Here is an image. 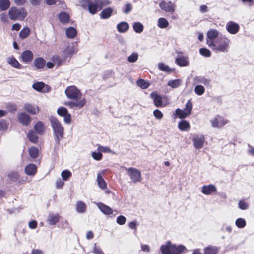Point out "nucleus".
I'll list each match as a JSON object with an SVG mask.
<instances>
[{
  "instance_id": "nucleus-33",
  "label": "nucleus",
  "mask_w": 254,
  "mask_h": 254,
  "mask_svg": "<svg viewBox=\"0 0 254 254\" xmlns=\"http://www.w3.org/2000/svg\"><path fill=\"white\" fill-rule=\"evenodd\" d=\"M181 80L179 79L170 80L168 82L167 85L171 88H176L180 86Z\"/></svg>"
},
{
  "instance_id": "nucleus-17",
  "label": "nucleus",
  "mask_w": 254,
  "mask_h": 254,
  "mask_svg": "<svg viewBox=\"0 0 254 254\" xmlns=\"http://www.w3.org/2000/svg\"><path fill=\"white\" fill-rule=\"evenodd\" d=\"M226 26L228 31L232 34L237 33L239 29V25L232 21L228 22Z\"/></svg>"
},
{
  "instance_id": "nucleus-55",
  "label": "nucleus",
  "mask_w": 254,
  "mask_h": 254,
  "mask_svg": "<svg viewBox=\"0 0 254 254\" xmlns=\"http://www.w3.org/2000/svg\"><path fill=\"white\" fill-rule=\"evenodd\" d=\"M98 151L104 153H111L112 151L111 149L107 146H103L101 145H99L98 147Z\"/></svg>"
},
{
  "instance_id": "nucleus-21",
  "label": "nucleus",
  "mask_w": 254,
  "mask_h": 254,
  "mask_svg": "<svg viewBox=\"0 0 254 254\" xmlns=\"http://www.w3.org/2000/svg\"><path fill=\"white\" fill-rule=\"evenodd\" d=\"M219 32L217 30L214 29L209 30L207 33L206 43L207 44V41L209 40L214 42L213 40L217 38Z\"/></svg>"
},
{
  "instance_id": "nucleus-41",
  "label": "nucleus",
  "mask_w": 254,
  "mask_h": 254,
  "mask_svg": "<svg viewBox=\"0 0 254 254\" xmlns=\"http://www.w3.org/2000/svg\"><path fill=\"white\" fill-rule=\"evenodd\" d=\"M60 21L62 23H67L69 19V15L65 12H62L59 15Z\"/></svg>"
},
{
  "instance_id": "nucleus-24",
  "label": "nucleus",
  "mask_w": 254,
  "mask_h": 254,
  "mask_svg": "<svg viewBox=\"0 0 254 254\" xmlns=\"http://www.w3.org/2000/svg\"><path fill=\"white\" fill-rule=\"evenodd\" d=\"M150 97L153 100L154 104L156 107L162 106V97L160 95L156 93H152Z\"/></svg>"
},
{
  "instance_id": "nucleus-31",
  "label": "nucleus",
  "mask_w": 254,
  "mask_h": 254,
  "mask_svg": "<svg viewBox=\"0 0 254 254\" xmlns=\"http://www.w3.org/2000/svg\"><path fill=\"white\" fill-rule=\"evenodd\" d=\"M30 33V28L28 27H25L20 31L19 36L20 38L24 39L28 37Z\"/></svg>"
},
{
  "instance_id": "nucleus-62",
  "label": "nucleus",
  "mask_w": 254,
  "mask_h": 254,
  "mask_svg": "<svg viewBox=\"0 0 254 254\" xmlns=\"http://www.w3.org/2000/svg\"><path fill=\"white\" fill-rule=\"evenodd\" d=\"M141 248L143 252H149L150 251V247L148 245L141 244Z\"/></svg>"
},
{
  "instance_id": "nucleus-51",
  "label": "nucleus",
  "mask_w": 254,
  "mask_h": 254,
  "mask_svg": "<svg viewBox=\"0 0 254 254\" xmlns=\"http://www.w3.org/2000/svg\"><path fill=\"white\" fill-rule=\"evenodd\" d=\"M57 113L61 116H64L68 113L67 109L64 107L59 108L57 110Z\"/></svg>"
},
{
  "instance_id": "nucleus-48",
  "label": "nucleus",
  "mask_w": 254,
  "mask_h": 254,
  "mask_svg": "<svg viewBox=\"0 0 254 254\" xmlns=\"http://www.w3.org/2000/svg\"><path fill=\"white\" fill-rule=\"evenodd\" d=\"M194 91L196 94L198 95H201L204 93L205 89L204 87L202 85H197L195 87Z\"/></svg>"
},
{
  "instance_id": "nucleus-6",
  "label": "nucleus",
  "mask_w": 254,
  "mask_h": 254,
  "mask_svg": "<svg viewBox=\"0 0 254 254\" xmlns=\"http://www.w3.org/2000/svg\"><path fill=\"white\" fill-rule=\"evenodd\" d=\"M126 171L133 182L137 183L141 181L142 176L140 170L135 168L130 167L126 169Z\"/></svg>"
},
{
  "instance_id": "nucleus-27",
  "label": "nucleus",
  "mask_w": 254,
  "mask_h": 254,
  "mask_svg": "<svg viewBox=\"0 0 254 254\" xmlns=\"http://www.w3.org/2000/svg\"><path fill=\"white\" fill-rule=\"evenodd\" d=\"M59 219V214L52 213L48 216L47 221L50 225H54L58 222Z\"/></svg>"
},
{
  "instance_id": "nucleus-60",
  "label": "nucleus",
  "mask_w": 254,
  "mask_h": 254,
  "mask_svg": "<svg viewBox=\"0 0 254 254\" xmlns=\"http://www.w3.org/2000/svg\"><path fill=\"white\" fill-rule=\"evenodd\" d=\"M99 5L101 6V9L103 6H105L109 5L111 2L109 0H98Z\"/></svg>"
},
{
  "instance_id": "nucleus-34",
  "label": "nucleus",
  "mask_w": 254,
  "mask_h": 254,
  "mask_svg": "<svg viewBox=\"0 0 254 254\" xmlns=\"http://www.w3.org/2000/svg\"><path fill=\"white\" fill-rule=\"evenodd\" d=\"M97 180L99 188L102 189H104L106 188V183L100 173L97 174Z\"/></svg>"
},
{
  "instance_id": "nucleus-15",
  "label": "nucleus",
  "mask_w": 254,
  "mask_h": 254,
  "mask_svg": "<svg viewBox=\"0 0 254 254\" xmlns=\"http://www.w3.org/2000/svg\"><path fill=\"white\" fill-rule=\"evenodd\" d=\"M6 61L7 63L12 67L20 69L22 68V66L20 63L14 57L11 56L7 58Z\"/></svg>"
},
{
  "instance_id": "nucleus-38",
  "label": "nucleus",
  "mask_w": 254,
  "mask_h": 254,
  "mask_svg": "<svg viewBox=\"0 0 254 254\" xmlns=\"http://www.w3.org/2000/svg\"><path fill=\"white\" fill-rule=\"evenodd\" d=\"M27 137L29 140L34 143H36L38 141V136L37 135L36 133L33 131H30L27 134Z\"/></svg>"
},
{
  "instance_id": "nucleus-59",
  "label": "nucleus",
  "mask_w": 254,
  "mask_h": 254,
  "mask_svg": "<svg viewBox=\"0 0 254 254\" xmlns=\"http://www.w3.org/2000/svg\"><path fill=\"white\" fill-rule=\"evenodd\" d=\"M238 204H239V207L240 208V209H242V210L247 209L248 207V204L246 202H245L244 200H240Z\"/></svg>"
},
{
  "instance_id": "nucleus-8",
  "label": "nucleus",
  "mask_w": 254,
  "mask_h": 254,
  "mask_svg": "<svg viewBox=\"0 0 254 254\" xmlns=\"http://www.w3.org/2000/svg\"><path fill=\"white\" fill-rule=\"evenodd\" d=\"M212 126L214 128H219L228 123V121L222 117L217 116L210 120Z\"/></svg>"
},
{
  "instance_id": "nucleus-26",
  "label": "nucleus",
  "mask_w": 254,
  "mask_h": 254,
  "mask_svg": "<svg viewBox=\"0 0 254 254\" xmlns=\"http://www.w3.org/2000/svg\"><path fill=\"white\" fill-rule=\"evenodd\" d=\"M113 9L111 7H107L103 10L100 14L102 19H108L111 16Z\"/></svg>"
},
{
  "instance_id": "nucleus-64",
  "label": "nucleus",
  "mask_w": 254,
  "mask_h": 254,
  "mask_svg": "<svg viewBox=\"0 0 254 254\" xmlns=\"http://www.w3.org/2000/svg\"><path fill=\"white\" fill-rule=\"evenodd\" d=\"M28 225L30 228L35 229L37 227V223L36 221H32L29 223Z\"/></svg>"
},
{
  "instance_id": "nucleus-16",
  "label": "nucleus",
  "mask_w": 254,
  "mask_h": 254,
  "mask_svg": "<svg viewBox=\"0 0 254 254\" xmlns=\"http://www.w3.org/2000/svg\"><path fill=\"white\" fill-rule=\"evenodd\" d=\"M217 191V188L214 185H204L202 187L201 192L205 195H211Z\"/></svg>"
},
{
  "instance_id": "nucleus-58",
  "label": "nucleus",
  "mask_w": 254,
  "mask_h": 254,
  "mask_svg": "<svg viewBox=\"0 0 254 254\" xmlns=\"http://www.w3.org/2000/svg\"><path fill=\"white\" fill-rule=\"evenodd\" d=\"M116 221L120 225H124L126 223V218L125 216L121 215L117 217Z\"/></svg>"
},
{
  "instance_id": "nucleus-30",
  "label": "nucleus",
  "mask_w": 254,
  "mask_h": 254,
  "mask_svg": "<svg viewBox=\"0 0 254 254\" xmlns=\"http://www.w3.org/2000/svg\"><path fill=\"white\" fill-rule=\"evenodd\" d=\"M117 28L119 32L124 33L128 29L129 25L127 22H122L117 25Z\"/></svg>"
},
{
  "instance_id": "nucleus-23",
  "label": "nucleus",
  "mask_w": 254,
  "mask_h": 254,
  "mask_svg": "<svg viewBox=\"0 0 254 254\" xmlns=\"http://www.w3.org/2000/svg\"><path fill=\"white\" fill-rule=\"evenodd\" d=\"M34 64L36 69H41L44 67L46 62L43 58H38L34 60Z\"/></svg>"
},
{
  "instance_id": "nucleus-61",
  "label": "nucleus",
  "mask_w": 254,
  "mask_h": 254,
  "mask_svg": "<svg viewBox=\"0 0 254 254\" xmlns=\"http://www.w3.org/2000/svg\"><path fill=\"white\" fill-rule=\"evenodd\" d=\"M64 117V121L65 123L67 124H70L71 122V115L69 113L67 114L65 116H63Z\"/></svg>"
},
{
  "instance_id": "nucleus-3",
  "label": "nucleus",
  "mask_w": 254,
  "mask_h": 254,
  "mask_svg": "<svg viewBox=\"0 0 254 254\" xmlns=\"http://www.w3.org/2000/svg\"><path fill=\"white\" fill-rule=\"evenodd\" d=\"M51 126L54 131L55 141L59 143L63 138L64 132V127L61 122L55 117L50 118Z\"/></svg>"
},
{
  "instance_id": "nucleus-14",
  "label": "nucleus",
  "mask_w": 254,
  "mask_h": 254,
  "mask_svg": "<svg viewBox=\"0 0 254 254\" xmlns=\"http://www.w3.org/2000/svg\"><path fill=\"white\" fill-rule=\"evenodd\" d=\"M205 138L203 135H195L193 138V144L196 149L203 147Z\"/></svg>"
},
{
  "instance_id": "nucleus-50",
  "label": "nucleus",
  "mask_w": 254,
  "mask_h": 254,
  "mask_svg": "<svg viewBox=\"0 0 254 254\" xmlns=\"http://www.w3.org/2000/svg\"><path fill=\"white\" fill-rule=\"evenodd\" d=\"M71 176V173L68 170H64L61 173V176L63 180L66 181Z\"/></svg>"
},
{
  "instance_id": "nucleus-4",
  "label": "nucleus",
  "mask_w": 254,
  "mask_h": 254,
  "mask_svg": "<svg viewBox=\"0 0 254 254\" xmlns=\"http://www.w3.org/2000/svg\"><path fill=\"white\" fill-rule=\"evenodd\" d=\"M80 3L83 8H88L89 12L92 14H95L101 10L98 0H80Z\"/></svg>"
},
{
  "instance_id": "nucleus-2",
  "label": "nucleus",
  "mask_w": 254,
  "mask_h": 254,
  "mask_svg": "<svg viewBox=\"0 0 254 254\" xmlns=\"http://www.w3.org/2000/svg\"><path fill=\"white\" fill-rule=\"evenodd\" d=\"M230 41L229 39L223 37L216 42L207 41V45L216 52L227 53L229 51Z\"/></svg>"
},
{
  "instance_id": "nucleus-57",
  "label": "nucleus",
  "mask_w": 254,
  "mask_h": 254,
  "mask_svg": "<svg viewBox=\"0 0 254 254\" xmlns=\"http://www.w3.org/2000/svg\"><path fill=\"white\" fill-rule=\"evenodd\" d=\"M8 176L11 180H16L19 178V175L17 172L12 171L8 174Z\"/></svg>"
},
{
  "instance_id": "nucleus-39",
  "label": "nucleus",
  "mask_w": 254,
  "mask_h": 254,
  "mask_svg": "<svg viewBox=\"0 0 254 254\" xmlns=\"http://www.w3.org/2000/svg\"><path fill=\"white\" fill-rule=\"evenodd\" d=\"M133 28L135 32L140 33L143 31V26L140 22H135L133 24Z\"/></svg>"
},
{
  "instance_id": "nucleus-35",
  "label": "nucleus",
  "mask_w": 254,
  "mask_h": 254,
  "mask_svg": "<svg viewBox=\"0 0 254 254\" xmlns=\"http://www.w3.org/2000/svg\"><path fill=\"white\" fill-rule=\"evenodd\" d=\"M185 249V247L183 246L176 247L172 245V254H181Z\"/></svg>"
},
{
  "instance_id": "nucleus-28",
  "label": "nucleus",
  "mask_w": 254,
  "mask_h": 254,
  "mask_svg": "<svg viewBox=\"0 0 254 254\" xmlns=\"http://www.w3.org/2000/svg\"><path fill=\"white\" fill-rule=\"evenodd\" d=\"M178 127L181 131H186L190 128L189 123L186 120H182L179 122Z\"/></svg>"
},
{
  "instance_id": "nucleus-22",
  "label": "nucleus",
  "mask_w": 254,
  "mask_h": 254,
  "mask_svg": "<svg viewBox=\"0 0 254 254\" xmlns=\"http://www.w3.org/2000/svg\"><path fill=\"white\" fill-rule=\"evenodd\" d=\"M97 206L99 209L105 215L111 214L113 213L112 208L107 205H105L103 203H97Z\"/></svg>"
},
{
  "instance_id": "nucleus-45",
  "label": "nucleus",
  "mask_w": 254,
  "mask_h": 254,
  "mask_svg": "<svg viewBox=\"0 0 254 254\" xmlns=\"http://www.w3.org/2000/svg\"><path fill=\"white\" fill-rule=\"evenodd\" d=\"M235 224L238 227L242 228L246 226V222L244 219L240 218L236 220Z\"/></svg>"
},
{
  "instance_id": "nucleus-29",
  "label": "nucleus",
  "mask_w": 254,
  "mask_h": 254,
  "mask_svg": "<svg viewBox=\"0 0 254 254\" xmlns=\"http://www.w3.org/2000/svg\"><path fill=\"white\" fill-rule=\"evenodd\" d=\"M65 33L68 38H73L77 34V31L75 28L70 27L66 29Z\"/></svg>"
},
{
  "instance_id": "nucleus-32",
  "label": "nucleus",
  "mask_w": 254,
  "mask_h": 254,
  "mask_svg": "<svg viewBox=\"0 0 254 254\" xmlns=\"http://www.w3.org/2000/svg\"><path fill=\"white\" fill-rule=\"evenodd\" d=\"M76 209L78 213H84L86 211V205L82 201H78L76 204Z\"/></svg>"
},
{
  "instance_id": "nucleus-12",
  "label": "nucleus",
  "mask_w": 254,
  "mask_h": 254,
  "mask_svg": "<svg viewBox=\"0 0 254 254\" xmlns=\"http://www.w3.org/2000/svg\"><path fill=\"white\" fill-rule=\"evenodd\" d=\"M23 108L25 111L32 115H37L40 111V109L38 106L29 103L24 104Z\"/></svg>"
},
{
  "instance_id": "nucleus-37",
  "label": "nucleus",
  "mask_w": 254,
  "mask_h": 254,
  "mask_svg": "<svg viewBox=\"0 0 254 254\" xmlns=\"http://www.w3.org/2000/svg\"><path fill=\"white\" fill-rule=\"evenodd\" d=\"M30 156L33 158H36L39 154L38 149L35 147H31L28 150Z\"/></svg>"
},
{
  "instance_id": "nucleus-42",
  "label": "nucleus",
  "mask_w": 254,
  "mask_h": 254,
  "mask_svg": "<svg viewBox=\"0 0 254 254\" xmlns=\"http://www.w3.org/2000/svg\"><path fill=\"white\" fill-rule=\"evenodd\" d=\"M169 25V22L164 18H160L158 20V26L161 28H165Z\"/></svg>"
},
{
  "instance_id": "nucleus-56",
  "label": "nucleus",
  "mask_w": 254,
  "mask_h": 254,
  "mask_svg": "<svg viewBox=\"0 0 254 254\" xmlns=\"http://www.w3.org/2000/svg\"><path fill=\"white\" fill-rule=\"evenodd\" d=\"M91 156L94 159L99 161L102 159V154L100 151L98 152H93L91 153Z\"/></svg>"
},
{
  "instance_id": "nucleus-7",
  "label": "nucleus",
  "mask_w": 254,
  "mask_h": 254,
  "mask_svg": "<svg viewBox=\"0 0 254 254\" xmlns=\"http://www.w3.org/2000/svg\"><path fill=\"white\" fill-rule=\"evenodd\" d=\"M192 109V103L190 100H188L186 103L185 109L181 110L180 109H177L175 111V114L178 116L180 118H184L190 115Z\"/></svg>"
},
{
  "instance_id": "nucleus-54",
  "label": "nucleus",
  "mask_w": 254,
  "mask_h": 254,
  "mask_svg": "<svg viewBox=\"0 0 254 254\" xmlns=\"http://www.w3.org/2000/svg\"><path fill=\"white\" fill-rule=\"evenodd\" d=\"M138 57V54L136 53H133L128 57L127 60L130 63H134L137 60Z\"/></svg>"
},
{
  "instance_id": "nucleus-43",
  "label": "nucleus",
  "mask_w": 254,
  "mask_h": 254,
  "mask_svg": "<svg viewBox=\"0 0 254 254\" xmlns=\"http://www.w3.org/2000/svg\"><path fill=\"white\" fill-rule=\"evenodd\" d=\"M217 249L213 246H209L204 249V254H217Z\"/></svg>"
},
{
  "instance_id": "nucleus-18",
  "label": "nucleus",
  "mask_w": 254,
  "mask_h": 254,
  "mask_svg": "<svg viewBox=\"0 0 254 254\" xmlns=\"http://www.w3.org/2000/svg\"><path fill=\"white\" fill-rule=\"evenodd\" d=\"M176 63L179 66H187L189 64L188 57L179 56L176 59Z\"/></svg>"
},
{
  "instance_id": "nucleus-10",
  "label": "nucleus",
  "mask_w": 254,
  "mask_h": 254,
  "mask_svg": "<svg viewBox=\"0 0 254 254\" xmlns=\"http://www.w3.org/2000/svg\"><path fill=\"white\" fill-rule=\"evenodd\" d=\"M17 118L19 123L24 126H28L31 122L30 115L25 112H21L17 114Z\"/></svg>"
},
{
  "instance_id": "nucleus-25",
  "label": "nucleus",
  "mask_w": 254,
  "mask_h": 254,
  "mask_svg": "<svg viewBox=\"0 0 254 254\" xmlns=\"http://www.w3.org/2000/svg\"><path fill=\"white\" fill-rule=\"evenodd\" d=\"M37 172V167L35 164H30L25 168V172L28 175L33 176Z\"/></svg>"
},
{
  "instance_id": "nucleus-5",
  "label": "nucleus",
  "mask_w": 254,
  "mask_h": 254,
  "mask_svg": "<svg viewBox=\"0 0 254 254\" xmlns=\"http://www.w3.org/2000/svg\"><path fill=\"white\" fill-rule=\"evenodd\" d=\"M27 11L23 8L18 9L15 7H12L8 11L9 17L13 21H22L27 16Z\"/></svg>"
},
{
  "instance_id": "nucleus-13",
  "label": "nucleus",
  "mask_w": 254,
  "mask_h": 254,
  "mask_svg": "<svg viewBox=\"0 0 254 254\" xmlns=\"http://www.w3.org/2000/svg\"><path fill=\"white\" fill-rule=\"evenodd\" d=\"M20 59L25 63H29L33 59V54L30 50H25L21 53Z\"/></svg>"
},
{
  "instance_id": "nucleus-9",
  "label": "nucleus",
  "mask_w": 254,
  "mask_h": 254,
  "mask_svg": "<svg viewBox=\"0 0 254 254\" xmlns=\"http://www.w3.org/2000/svg\"><path fill=\"white\" fill-rule=\"evenodd\" d=\"M160 8L166 12L173 13L175 10L176 6L171 1H162L159 3Z\"/></svg>"
},
{
  "instance_id": "nucleus-63",
  "label": "nucleus",
  "mask_w": 254,
  "mask_h": 254,
  "mask_svg": "<svg viewBox=\"0 0 254 254\" xmlns=\"http://www.w3.org/2000/svg\"><path fill=\"white\" fill-rule=\"evenodd\" d=\"M21 25L18 23H14L12 25L11 29L12 30L19 31L21 28Z\"/></svg>"
},
{
  "instance_id": "nucleus-52",
  "label": "nucleus",
  "mask_w": 254,
  "mask_h": 254,
  "mask_svg": "<svg viewBox=\"0 0 254 254\" xmlns=\"http://www.w3.org/2000/svg\"><path fill=\"white\" fill-rule=\"evenodd\" d=\"M7 123L3 120H0V131H5L8 128Z\"/></svg>"
},
{
  "instance_id": "nucleus-53",
  "label": "nucleus",
  "mask_w": 254,
  "mask_h": 254,
  "mask_svg": "<svg viewBox=\"0 0 254 254\" xmlns=\"http://www.w3.org/2000/svg\"><path fill=\"white\" fill-rule=\"evenodd\" d=\"M158 67L160 70L163 71L168 72L171 71V69L169 68V67L162 63H160L158 64Z\"/></svg>"
},
{
  "instance_id": "nucleus-46",
  "label": "nucleus",
  "mask_w": 254,
  "mask_h": 254,
  "mask_svg": "<svg viewBox=\"0 0 254 254\" xmlns=\"http://www.w3.org/2000/svg\"><path fill=\"white\" fill-rule=\"evenodd\" d=\"M51 61H52L53 63H54V64L56 67H59L62 64V59L58 56H54L52 58Z\"/></svg>"
},
{
  "instance_id": "nucleus-11",
  "label": "nucleus",
  "mask_w": 254,
  "mask_h": 254,
  "mask_svg": "<svg viewBox=\"0 0 254 254\" xmlns=\"http://www.w3.org/2000/svg\"><path fill=\"white\" fill-rule=\"evenodd\" d=\"M32 87L35 90L42 93L49 92L51 88L42 82H38L33 84Z\"/></svg>"
},
{
  "instance_id": "nucleus-1",
  "label": "nucleus",
  "mask_w": 254,
  "mask_h": 254,
  "mask_svg": "<svg viewBox=\"0 0 254 254\" xmlns=\"http://www.w3.org/2000/svg\"><path fill=\"white\" fill-rule=\"evenodd\" d=\"M65 94L67 98L71 100L65 102L64 104L69 108L73 109L82 108L86 103V100L83 96L80 89L75 86H68L65 90Z\"/></svg>"
},
{
  "instance_id": "nucleus-36",
  "label": "nucleus",
  "mask_w": 254,
  "mask_h": 254,
  "mask_svg": "<svg viewBox=\"0 0 254 254\" xmlns=\"http://www.w3.org/2000/svg\"><path fill=\"white\" fill-rule=\"evenodd\" d=\"M10 5L9 0H0V9L1 10H7Z\"/></svg>"
},
{
  "instance_id": "nucleus-20",
  "label": "nucleus",
  "mask_w": 254,
  "mask_h": 254,
  "mask_svg": "<svg viewBox=\"0 0 254 254\" xmlns=\"http://www.w3.org/2000/svg\"><path fill=\"white\" fill-rule=\"evenodd\" d=\"M172 245L170 242H167L160 247V251L162 254H172Z\"/></svg>"
},
{
  "instance_id": "nucleus-47",
  "label": "nucleus",
  "mask_w": 254,
  "mask_h": 254,
  "mask_svg": "<svg viewBox=\"0 0 254 254\" xmlns=\"http://www.w3.org/2000/svg\"><path fill=\"white\" fill-rule=\"evenodd\" d=\"M199 52L201 55L206 57H209L211 55V51L205 48H200L199 49Z\"/></svg>"
},
{
  "instance_id": "nucleus-49",
  "label": "nucleus",
  "mask_w": 254,
  "mask_h": 254,
  "mask_svg": "<svg viewBox=\"0 0 254 254\" xmlns=\"http://www.w3.org/2000/svg\"><path fill=\"white\" fill-rule=\"evenodd\" d=\"M153 114L155 118L157 120H160L163 117V113L158 109L154 110Z\"/></svg>"
},
{
  "instance_id": "nucleus-44",
  "label": "nucleus",
  "mask_w": 254,
  "mask_h": 254,
  "mask_svg": "<svg viewBox=\"0 0 254 254\" xmlns=\"http://www.w3.org/2000/svg\"><path fill=\"white\" fill-rule=\"evenodd\" d=\"M137 85L142 89H146L149 86V83L143 79H139L137 82Z\"/></svg>"
},
{
  "instance_id": "nucleus-19",
  "label": "nucleus",
  "mask_w": 254,
  "mask_h": 254,
  "mask_svg": "<svg viewBox=\"0 0 254 254\" xmlns=\"http://www.w3.org/2000/svg\"><path fill=\"white\" fill-rule=\"evenodd\" d=\"M34 129L39 134H43L45 130L44 124L41 121L36 122L34 125Z\"/></svg>"
},
{
  "instance_id": "nucleus-40",
  "label": "nucleus",
  "mask_w": 254,
  "mask_h": 254,
  "mask_svg": "<svg viewBox=\"0 0 254 254\" xmlns=\"http://www.w3.org/2000/svg\"><path fill=\"white\" fill-rule=\"evenodd\" d=\"M77 51V50L76 48H74L73 46L68 45L66 49L64 50V53L67 56H70L76 53Z\"/></svg>"
}]
</instances>
